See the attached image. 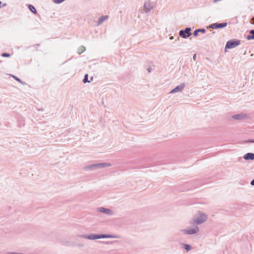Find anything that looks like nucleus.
Returning a JSON list of instances; mask_svg holds the SVG:
<instances>
[{
  "label": "nucleus",
  "mask_w": 254,
  "mask_h": 254,
  "mask_svg": "<svg viewBox=\"0 0 254 254\" xmlns=\"http://www.w3.org/2000/svg\"><path fill=\"white\" fill-rule=\"evenodd\" d=\"M79 238L89 239V240H96L102 238H119L118 235H110V234H91L90 235H80L78 236Z\"/></svg>",
  "instance_id": "obj_1"
},
{
  "label": "nucleus",
  "mask_w": 254,
  "mask_h": 254,
  "mask_svg": "<svg viewBox=\"0 0 254 254\" xmlns=\"http://www.w3.org/2000/svg\"><path fill=\"white\" fill-rule=\"evenodd\" d=\"M207 219V215L204 212L199 211L192 219L193 224H200L205 222Z\"/></svg>",
  "instance_id": "obj_2"
},
{
  "label": "nucleus",
  "mask_w": 254,
  "mask_h": 254,
  "mask_svg": "<svg viewBox=\"0 0 254 254\" xmlns=\"http://www.w3.org/2000/svg\"><path fill=\"white\" fill-rule=\"evenodd\" d=\"M111 166V164L108 163H97L86 166L84 167V170L85 171L94 170L98 169L110 167Z\"/></svg>",
  "instance_id": "obj_3"
},
{
  "label": "nucleus",
  "mask_w": 254,
  "mask_h": 254,
  "mask_svg": "<svg viewBox=\"0 0 254 254\" xmlns=\"http://www.w3.org/2000/svg\"><path fill=\"white\" fill-rule=\"evenodd\" d=\"M240 44V41L238 39H233L228 41L225 46V50L231 49L235 48Z\"/></svg>",
  "instance_id": "obj_4"
},
{
  "label": "nucleus",
  "mask_w": 254,
  "mask_h": 254,
  "mask_svg": "<svg viewBox=\"0 0 254 254\" xmlns=\"http://www.w3.org/2000/svg\"><path fill=\"white\" fill-rule=\"evenodd\" d=\"M191 28L187 27L184 30H181L179 31V34L180 36L183 38H187L191 35Z\"/></svg>",
  "instance_id": "obj_5"
},
{
  "label": "nucleus",
  "mask_w": 254,
  "mask_h": 254,
  "mask_svg": "<svg viewBox=\"0 0 254 254\" xmlns=\"http://www.w3.org/2000/svg\"><path fill=\"white\" fill-rule=\"evenodd\" d=\"M199 227L197 226H195L193 227V228H190L189 229H184L182 230L183 232H184V233L189 234V235H192L196 234L199 232Z\"/></svg>",
  "instance_id": "obj_6"
},
{
  "label": "nucleus",
  "mask_w": 254,
  "mask_h": 254,
  "mask_svg": "<svg viewBox=\"0 0 254 254\" xmlns=\"http://www.w3.org/2000/svg\"><path fill=\"white\" fill-rule=\"evenodd\" d=\"M227 25V22H222V23H214L209 25L207 28H212V29H218V28H223L225 27Z\"/></svg>",
  "instance_id": "obj_7"
},
{
  "label": "nucleus",
  "mask_w": 254,
  "mask_h": 254,
  "mask_svg": "<svg viewBox=\"0 0 254 254\" xmlns=\"http://www.w3.org/2000/svg\"><path fill=\"white\" fill-rule=\"evenodd\" d=\"M97 210L100 212L105 213L108 215H113L114 214V212L112 210L103 207H100L97 208Z\"/></svg>",
  "instance_id": "obj_8"
},
{
  "label": "nucleus",
  "mask_w": 254,
  "mask_h": 254,
  "mask_svg": "<svg viewBox=\"0 0 254 254\" xmlns=\"http://www.w3.org/2000/svg\"><path fill=\"white\" fill-rule=\"evenodd\" d=\"M185 83H182L180 85L176 86L175 88L173 89L170 92V93H175L177 92H182L185 87Z\"/></svg>",
  "instance_id": "obj_9"
},
{
  "label": "nucleus",
  "mask_w": 254,
  "mask_h": 254,
  "mask_svg": "<svg viewBox=\"0 0 254 254\" xmlns=\"http://www.w3.org/2000/svg\"><path fill=\"white\" fill-rule=\"evenodd\" d=\"M246 117V115L243 113L239 114L237 115H233L232 116V118L234 120H242L245 119Z\"/></svg>",
  "instance_id": "obj_10"
},
{
  "label": "nucleus",
  "mask_w": 254,
  "mask_h": 254,
  "mask_svg": "<svg viewBox=\"0 0 254 254\" xmlns=\"http://www.w3.org/2000/svg\"><path fill=\"white\" fill-rule=\"evenodd\" d=\"M243 158L246 160H254V153H247L244 155Z\"/></svg>",
  "instance_id": "obj_11"
},
{
  "label": "nucleus",
  "mask_w": 254,
  "mask_h": 254,
  "mask_svg": "<svg viewBox=\"0 0 254 254\" xmlns=\"http://www.w3.org/2000/svg\"><path fill=\"white\" fill-rule=\"evenodd\" d=\"M108 19V16H107V15H103V16H101L99 18L97 22V26H99V25H101L103 22H104Z\"/></svg>",
  "instance_id": "obj_12"
},
{
  "label": "nucleus",
  "mask_w": 254,
  "mask_h": 254,
  "mask_svg": "<svg viewBox=\"0 0 254 254\" xmlns=\"http://www.w3.org/2000/svg\"><path fill=\"white\" fill-rule=\"evenodd\" d=\"M144 8L145 9V12H148L152 8V6L148 1H145L143 5Z\"/></svg>",
  "instance_id": "obj_13"
},
{
  "label": "nucleus",
  "mask_w": 254,
  "mask_h": 254,
  "mask_svg": "<svg viewBox=\"0 0 254 254\" xmlns=\"http://www.w3.org/2000/svg\"><path fill=\"white\" fill-rule=\"evenodd\" d=\"M250 35H248L247 39L249 40L254 39V30H251L250 31Z\"/></svg>",
  "instance_id": "obj_14"
},
{
  "label": "nucleus",
  "mask_w": 254,
  "mask_h": 254,
  "mask_svg": "<svg viewBox=\"0 0 254 254\" xmlns=\"http://www.w3.org/2000/svg\"><path fill=\"white\" fill-rule=\"evenodd\" d=\"M29 9L33 13L36 14L37 13V10L35 7L31 4H29L28 6Z\"/></svg>",
  "instance_id": "obj_15"
},
{
  "label": "nucleus",
  "mask_w": 254,
  "mask_h": 254,
  "mask_svg": "<svg viewBox=\"0 0 254 254\" xmlns=\"http://www.w3.org/2000/svg\"><path fill=\"white\" fill-rule=\"evenodd\" d=\"M12 77L15 79L16 80V81H17L18 82H20V83H21L23 85H24L25 83V82H24L23 81H22L21 79H20L19 78H18L17 77H16V76L15 75H12Z\"/></svg>",
  "instance_id": "obj_16"
},
{
  "label": "nucleus",
  "mask_w": 254,
  "mask_h": 254,
  "mask_svg": "<svg viewBox=\"0 0 254 254\" xmlns=\"http://www.w3.org/2000/svg\"><path fill=\"white\" fill-rule=\"evenodd\" d=\"M86 50V48L84 46H82L78 50V52L77 53H78V54H81V53H82L84 51H85Z\"/></svg>",
  "instance_id": "obj_17"
},
{
  "label": "nucleus",
  "mask_w": 254,
  "mask_h": 254,
  "mask_svg": "<svg viewBox=\"0 0 254 254\" xmlns=\"http://www.w3.org/2000/svg\"><path fill=\"white\" fill-rule=\"evenodd\" d=\"M184 245V249L187 251H189L191 249V247L190 245L189 244H183Z\"/></svg>",
  "instance_id": "obj_18"
},
{
  "label": "nucleus",
  "mask_w": 254,
  "mask_h": 254,
  "mask_svg": "<svg viewBox=\"0 0 254 254\" xmlns=\"http://www.w3.org/2000/svg\"><path fill=\"white\" fill-rule=\"evenodd\" d=\"M88 74H86L84 75V78H83V83H85L86 82H90V81H88Z\"/></svg>",
  "instance_id": "obj_19"
},
{
  "label": "nucleus",
  "mask_w": 254,
  "mask_h": 254,
  "mask_svg": "<svg viewBox=\"0 0 254 254\" xmlns=\"http://www.w3.org/2000/svg\"><path fill=\"white\" fill-rule=\"evenodd\" d=\"M64 0H54V2L55 3L59 4V3L63 2Z\"/></svg>",
  "instance_id": "obj_20"
},
{
  "label": "nucleus",
  "mask_w": 254,
  "mask_h": 254,
  "mask_svg": "<svg viewBox=\"0 0 254 254\" xmlns=\"http://www.w3.org/2000/svg\"><path fill=\"white\" fill-rule=\"evenodd\" d=\"M1 56L3 57H9L10 54L6 53H3L2 54Z\"/></svg>",
  "instance_id": "obj_21"
},
{
  "label": "nucleus",
  "mask_w": 254,
  "mask_h": 254,
  "mask_svg": "<svg viewBox=\"0 0 254 254\" xmlns=\"http://www.w3.org/2000/svg\"><path fill=\"white\" fill-rule=\"evenodd\" d=\"M197 30H198V32H201L202 33H205V29H203V28H201V29H198Z\"/></svg>",
  "instance_id": "obj_22"
},
{
  "label": "nucleus",
  "mask_w": 254,
  "mask_h": 254,
  "mask_svg": "<svg viewBox=\"0 0 254 254\" xmlns=\"http://www.w3.org/2000/svg\"><path fill=\"white\" fill-rule=\"evenodd\" d=\"M198 30L197 29L195 30L193 32V36L196 37L198 35Z\"/></svg>",
  "instance_id": "obj_23"
},
{
  "label": "nucleus",
  "mask_w": 254,
  "mask_h": 254,
  "mask_svg": "<svg viewBox=\"0 0 254 254\" xmlns=\"http://www.w3.org/2000/svg\"><path fill=\"white\" fill-rule=\"evenodd\" d=\"M6 254H24L18 253H16V252H9V253H7Z\"/></svg>",
  "instance_id": "obj_24"
},
{
  "label": "nucleus",
  "mask_w": 254,
  "mask_h": 254,
  "mask_svg": "<svg viewBox=\"0 0 254 254\" xmlns=\"http://www.w3.org/2000/svg\"><path fill=\"white\" fill-rule=\"evenodd\" d=\"M246 142L254 143V139H250L246 141Z\"/></svg>",
  "instance_id": "obj_25"
},
{
  "label": "nucleus",
  "mask_w": 254,
  "mask_h": 254,
  "mask_svg": "<svg viewBox=\"0 0 254 254\" xmlns=\"http://www.w3.org/2000/svg\"><path fill=\"white\" fill-rule=\"evenodd\" d=\"M251 23L252 24H254V16L251 19Z\"/></svg>",
  "instance_id": "obj_26"
},
{
  "label": "nucleus",
  "mask_w": 254,
  "mask_h": 254,
  "mask_svg": "<svg viewBox=\"0 0 254 254\" xmlns=\"http://www.w3.org/2000/svg\"><path fill=\"white\" fill-rule=\"evenodd\" d=\"M196 55L195 54L194 55H193V57H192L193 60V61H196Z\"/></svg>",
  "instance_id": "obj_27"
},
{
  "label": "nucleus",
  "mask_w": 254,
  "mask_h": 254,
  "mask_svg": "<svg viewBox=\"0 0 254 254\" xmlns=\"http://www.w3.org/2000/svg\"><path fill=\"white\" fill-rule=\"evenodd\" d=\"M104 243H106V244H113V242L108 241V242H104Z\"/></svg>",
  "instance_id": "obj_28"
},
{
  "label": "nucleus",
  "mask_w": 254,
  "mask_h": 254,
  "mask_svg": "<svg viewBox=\"0 0 254 254\" xmlns=\"http://www.w3.org/2000/svg\"><path fill=\"white\" fill-rule=\"evenodd\" d=\"M147 70L148 72H150L152 70V68H151V67H148V68H147Z\"/></svg>",
  "instance_id": "obj_29"
},
{
  "label": "nucleus",
  "mask_w": 254,
  "mask_h": 254,
  "mask_svg": "<svg viewBox=\"0 0 254 254\" xmlns=\"http://www.w3.org/2000/svg\"><path fill=\"white\" fill-rule=\"evenodd\" d=\"M251 185L254 186V179L251 182Z\"/></svg>",
  "instance_id": "obj_30"
},
{
  "label": "nucleus",
  "mask_w": 254,
  "mask_h": 254,
  "mask_svg": "<svg viewBox=\"0 0 254 254\" xmlns=\"http://www.w3.org/2000/svg\"><path fill=\"white\" fill-rule=\"evenodd\" d=\"M170 39H173V36H171L170 38Z\"/></svg>",
  "instance_id": "obj_31"
},
{
  "label": "nucleus",
  "mask_w": 254,
  "mask_h": 254,
  "mask_svg": "<svg viewBox=\"0 0 254 254\" xmlns=\"http://www.w3.org/2000/svg\"><path fill=\"white\" fill-rule=\"evenodd\" d=\"M80 246H81V247H83V245H80Z\"/></svg>",
  "instance_id": "obj_32"
},
{
  "label": "nucleus",
  "mask_w": 254,
  "mask_h": 254,
  "mask_svg": "<svg viewBox=\"0 0 254 254\" xmlns=\"http://www.w3.org/2000/svg\"><path fill=\"white\" fill-rule=\"evenodd\" d=\"M37 46H40V44H37Z\"/></svg>",
  "instance_id": "obj_33"
},
{
  "label": "nucleus",
  "mask_w": 254,
  "mask_h": 254,
  "mask_svg": "<svg viewBox=\"0 0 254 254\" xmlns=\"http://www.w3.org/2000/svg\"><path fill=\"white\" fill-rule=\"evenodd\" d=\"M1 1L0 0V5L1 4Z\"/></svg>",
  "instance_id": "obj_34"
}]
</instances>
